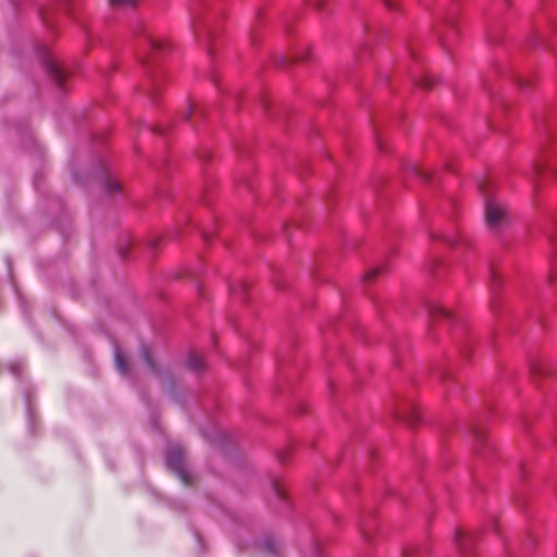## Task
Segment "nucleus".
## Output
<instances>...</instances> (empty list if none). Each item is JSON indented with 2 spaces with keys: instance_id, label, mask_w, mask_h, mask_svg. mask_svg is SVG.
<instances>
[{
  "instance_id": "obj_1",
  "label": "nucleus",
  "mask_w": 557,
  "mask_h": 557,
  "mask_svg": "<svg viewBox=\"0 0 557 557\" xmlns=\"http://www.w3.org/2000/svg\"><path fill=\"white\" fill-rule=\"evenodd\" d=\"M264 498L269 507L277 512H285L290 504L283 483L278 479H270L263 485Z\"/></svg>"
},
{
  "instance_id": "obj_2",
  "label": "nucleus",
  "mask_w": 557,
  "mask_h": 557,
  "mask_svg": "<svg viewBox=\"0 0 557 557\" xmlns=\"http://www.w3.org/2000/svg\"><path fill=\"white\" fill-rule=\"evenodd\" d=\"M468 440L472 444V448L476 450H495L496 446L485 429L473 426L469 434Z\"/></svg>"
},
{
  "instance_id": "obj_3",
  "label": "nucleus",
  "mask_w": 557,
  "mask_h": 557,
  "mask_svg": "<svg viewBox=\"0 0 557 557\" xmlns=\"http://www.w3.org/2000/svg\"><path fill=\"white\" fill-rule=\"evenodd\" d=\"M184 455H169L166 460L168 466L174 471L181 482L188 486L193 484L194 478L185 466Z\"/></svg>"
},
{
  "instance_id": "obj_4",
  "label": "nucleus",
  "mask_w": 557,
  "mask_h": 557,
  "mask_svg": "<svg viewBox=\"0 0 557 557\" xmlns=\"http://www.w3.org/2000/svg\"><path fill=\"white\" fill-rule=\"evenodd\" d=\"M396 419L403 421L410 428H414L422 421V411L419 407L410 405L407 408L397 411Z\"/></svg>"
},
{
  "instance_id": "obj_5",
  "label": "nucleus",
  "mask_w": 557,
  "mask_h": 557,
  "mask_svg": "<svg viewBox=\"0 0 557 557\" xmlns=\"http://www.w3.org/2000/svg\"><path fill=\"white\" fill-rule=\"evenodd\" d=\"M486 221L491 226H496L505 214L503 206L495 200L486 202L485 207Z\"/></svg>"
},
{
  "instance_id": "obj_6",
  "label": "nucleus",
  "mask_w": 557,
  "mask_h": 557,
  "mask_svg": "<svg viewBox=\"0 0 557 557\" xmlns=\"http://www.w3.org/2000/svg\"><path fill=\"white\" fill-rule=\"evenodd\" d=\"M252 547L256 550H265L271 555L277 554V545L276 542L272 537H267L262 542L253 543Z\"/></svg>"
},
{
  "instance_id": "obj_7",
  "label": "nucleus",
  "mask_w": 557,
  "mask_h": 557,
  "mask_svg": "<svg viewBox=\"0 0 557 557\" xmlns=\"http://www.w3.org/2000/svg\"><path fill=\"white\" fill-rule=\"evenodd\" d=\"M187 368L194 371H200L205 368V360L198 352H191L186 361Z\"/></svg>"
},
{
  "instance_id": "obj_8",
  "label": "nucleus",
  "mask_w": 557,
  "mask_h": 557,
  "mask_svg": "<svg viewBox=\"0 0 557 557\" xmlns=\"http://www.w3.org/2000/svg\"><path fill=\"white\" fill-rule=\"evenodd\" d=\"M114 362H115V367H116L117 371L121 374L127 375V374L131 373V369L128 367V363H127L125 357L123 356V354L121 352L120 349L115 350Z\"/></svg>"
},
{
  "instance_id": "obj_9",
  "label": "nucleus",
  "mask_w": 557,
  "mask_h": 557,
  "mask_svg": "<svg viewBox=\"0 0 557 557\" xmlns=\"http://www.w3.org/2000/svg\"><path fill=\"white\" fill-rule=\"evenodd\" d=\"M140 357L149 370H154V363L150 349L147 346H143L140 349Z\"/></svg>"
},
{
  "instance_id": "obj_10",
  "label": "nucleus",
  "mask_w": 557,
  "mask_h": 557,
  "mask_svg": "<svg viewBox=\"0 0 557 557\" xmlns=\"http://www.w3.org/2000/svg\"><path fill=\"white\" fill-rule=\"evenodd\" d=\"M114 8H134L138 0H109Z\"/></svg>"
},
{
  "instance_id": "obj_11",
  "label": "nucleus",
  "mask_w": 557,
  "mask_h": 557,
  "mask_svg": "<svg viewBox=\"0 0 557 557\" xmlns=\"http://www.w3.org/2000/svg\"><path fill=\"white\" fill-rule=\"evenodd\" d=\"M49 71H50V74L55 79V82L60 86H62V84H63V73H62V71L55 64H50L49 65Z\"/></svg>"
},
{
  "instance_id": "obj_12",
  "label": "nucleus",
  "mask_w": 557,
  "mask_h": 557,
  "mask_svg": "<svg viewBox=\"0 0 557 557\" xmlns=\"http://www.w3.org/2000/svg\"><path fill=\"white\" fill-rule=\"evenodd\" d=\"M106 189L109 194H115V193H119L121 190V185L119 182L116 181H107L106 182Z\"/></svg>"
},
{
  "instance_id": "obj_13",
  "label": "nucleus",
  "mask_w": 557,
  "mask_h": 557,
  "mask_svg": "<svg viewBox=\"0 0 557 557\" xmlns=\"http://www.w3.org/2000/svg\"><path fill=\"white\" fill-rule=\"evenodd\" d=\"M466 540V536L460 532V531H457L456 532V537H455V541L457 542L460 550H465V547H463V541Z\"/></svg>"
},
{
  "instance_id": "obj_14",
  "label": "nucleus",
  "mask_w": 557,
  "mask_h": 557,
  "mask_svg": "<svg viewBox=\"0 0 557 557\" xmlns=\"http://www.w3.org/2000/svg\"><path fill=\"white\" fill-rule=\"evenodd\" d=\"M381 272V269L380 268H373L371 269L370 271H368L364 275V280L366 281H369V280H372L373 277H375L379 273Z\"/></svg>"
},
{
  "instance_id": "obj_15",
  "label": "nucleus",
  "mask_w": 557,
  "mask_h": 557,
  "mask_svg": "<svg viewBox=\"0 0 557 557\" xmlns=\"http://www.w3.org/2000/svg\"><path fill=\"white\" fill-rule=\"evenodd\" d=\"M194 109H195V104L190 102V103L188 104V108H187L186 112L184 113V119H185V120H188V119L190 117V115H191V113H193Z\"/></svg>"
},
{
  "instance_id": "obj_16",
  "label": "nucleus",
  "mask_w": 557,
  "mask_h": 557,
  "mask_svg": "<svg viewBox=\"0 0 557 557\" xmlns=\"http://www.w3.org/2000/svg\"><path fill=\"white\" fill-rule=\"evenodd\" d=\"M290 449H294V450H300V449H305V447L299 444V443H295L293 446L289 447Z\"/></svg>"
},
{
  "instance_id": "obj_17",
  "label": "nucleus",
  "mask_w": 557,
  "mask_h": 557,
  "mask_svg": "<svg viewBox=\"0 0 557 557\" xmlns=\"http://www.w3.org/2000/svg\"><path fill=\"white\" fill-rule=\"evenodd\" d=\"M172 453H175V454L182 453V448H176V449H175V450H173Z\"/></svg>"
},
{
  "instance_id": "obj_18",
  "label": "nucleus",
  "mask_w": 557,
  "mask_h": 557,
  "mask_svg": "<svg viewBox=\"0 0 557 557\" xmlns=\"http://www.w3.org/2000/svg\"><path fill=\"white\" fill-rule=\"evenodd\" d=\"M152 45H153L154 48H159L160 47V45L158 42H156V41H153Z\"/></svg>"
}]
</instances>
